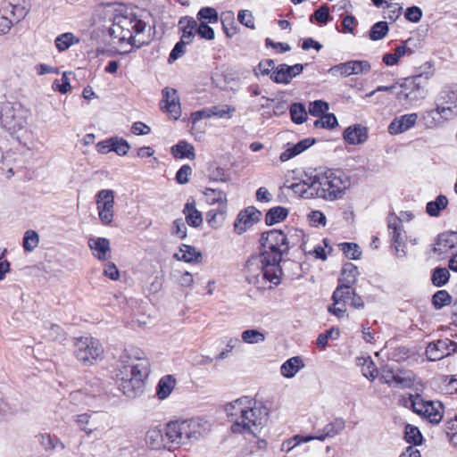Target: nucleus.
<instances>
[{"mask_svg":"<svg viewBox=\"0 0 457 457\" xmlns=\"http://www.w3.org/2000/svg\"><path fill=\"white\" fill-rule=\"evenodd\" d=\"M436 109L427 111L423 120L427 128L442 125L443 121L452 120L457 115V104L448 105L436 103Z\"/></svg>","mask_w":457,"mask_h":457,"instance_id":"f8f14e48","label":"nucleus"},{"mask_svg":"<svg viewBox=\"0 0 457 457\" xmlns=\"http://www.w3.org/2000/svg\"><path fill=\"white\" fill-rule=\"evenodd\" d=\"M96 204L99 220L104 225H111L114 217V192L112 189H102L96 195Z\"/></svg>","mask_w":457,"mask_h":457,"instance_id":"9b49d317","label":"nucleus"},{"mask_svg":"<svg viewBox=\"0 0 457 457\" xmlns=\"http://www.w3.org/2000/svg\"><path fill=\"white\" fill-rule=\"evenodd\" d=\"M343 137L350 145H361L368 139L367 129L361 124L349 126L344 131Z\"/></svg>","mask_w":457,"mask_h":457,"instance_id":"393cba45","label":"nucleus"},{"mask_svg":"<svg viewBox=\"0 0 457 457\" xmlns=\"http://www.w3.org/2000/svg\"><path fill=\"white\" fill-rule=\"evenodd\" d=\"M448 205V199L444 195H439L434 201H430L426 205V212L431 217L439 216L442 210Z\"/></svg>","mask_w":457,"mask_h":457,"instance_id":"58836bf2","label":"nucleus"},{"mask_svg":"<svg viewBox=\"0 0 457 457\" xmlns=\"http://www.w3.org/2000/svg\"><path fill=\"white\" fill-rule=\"evenodd\" d=\"M261 217L262 212L253 206L241 211L234 222L235 232L238 235L243 234L248 228L259 221Z\"/></svg>","mask_w":457,"mask_h":457,"instance_id":"a211bd4d","label":"nucleus"},{"mask_svg":"<svg viewBox=\"0 0 457 457\" xmlns=\"http://www.w3.org/2000/svg\"><path fill=\"white\" fill-rule=\"evenodd\" d=\"M313 17L315 18L318 23L327 24L328 21L331 20L329 8L325 4L320 6L314 12Z\"/></svg>","mask_w":457,"mask_h":457,"instance_id":"69168bd1","label":"nucleus"},{"mask_svg":"<svg viewBox=\"0 0 457 457\" xmlns=\"http://www.w3.org/2000/svg\"><path fill=\"white\" fill-rule=\"evenodd\" d=\"M66 336L63 328L57 324L46 322L44 325V337L48 340L62 343L66 340Z\"/></svg>","mask_w":457,"mask_h":457,"instance_id":"c9c22d12","label":"nucleus"},{"mask_svg":"<svg viewBox=\"0 0 457 457\" xmlns=\"http://www.w3.org/2000/svg\"><path fill=\"white\" fill-rule=\"evenodd\" d=\"M379 380L389 386H397L401 388H411L413 386L414 378L411 371L399 370L395 372L393 369L384 367Z\"/></svg>","mask_w":457,"mask_h":457,"instance_id":"4468645a","label":"nucleus"},{"mask_svg":"<svg viewBox=\"0 0 457 457\" xmlns=\"http://www.w3.org/2000/svg\"><path fill=\"white\" fill-rule=\"evenodd\" d=\"M39 243L38 234L35 230H27L23 237V248L27 252L33 251Z\"/></svg>","mask_w":457,"mask_h":457,"instance_id":"864d4df0","label":"nucleus"},{"mask_svg":"<svg viewBox=\"0 0 457 457\" xmlns=\"http://www.w3.org/2000/svg\"><path fill=\"white\" fill-rule=\"evenodd\" d=\"M361 372L365 378L371 381H373L378 376V369L370 359L364 361Z\"/></svg>","mask_w":457,"mask_h":457,"instance_id":"680f3d73","label":"nucleus"},{"mask_svg":"<svg viewBox=\"0 0 457 457\" xmlns=\"http://www.w3.org/2000/svg\"><path fill=\"white\" fill-rule=\"evenodd\" d=\"M1 9L4 11V13L9 15L15 23L23 20L28 14V10L23 4L19 3V0H6L4 2Z\"/></svg>","mask_w":457,"mask_h":457,"instance_id":"bb28decb","label":"nucleus"},{"mask_svg":"<svg viewBox=\"0 0 457 457\" xmlns=\"http://www.w3.org/2000/svg\"><path fill=\"white\" fill-rule=\"evenodd\" d=\"M145 28L146 23L134 14L116 15L109 33L112 37L117 38L119 41L128 40L133 47L140 48L146 42L137 40L135 36L143 33Z\"/></svg>","mask_w":457,"mask_h":457,"instance_id":"39448f33","label":"nucleus"},{"mask_svg":"<svg viewBox=\"0 0 457 457\" xmlns=\"http://www.w3.org/2000/svg\"><path fill=\"white\" fill-rule=\"evenodd\" d=\"M418 120V114L413 113H408L403 114L399 117H395L389 124L387 130L388 133L391 135H398L401 133H403L416 124Z\"/></svg>","mask_w":457,"mask_h":457,"instance_id":"5701e85b","label":"nucleus"},{"mask_svg":"<svg viewBox=\"0 0 457 457\" xmlns=\"http://www.w3.org/2000/svg\"><path fill=\"white\" fill-rule=\"evenodd\" d=\"M206 202L209 204H226L227 203V197L226 194L222 192L221 190H216L212 188H206L204 192Z\"/></svg>","mask_w":457,"mask_h":457,"instance_id":"de8ad7c7","label":"nucleus"},{"mask_svg":"<svg viewBox=\"0 0 457 457\" xmlns=\"http://www.w3.org/2000/svg\"><path fill=\"white\" fill-rule=\"evenodd\" d=\"M436 103L454 105L457 104V86H448L439 93Z\"/></svg>","mask_w":457,"mask_h":457,"instance_id":"ea45409f","label":"nucleus"},{"mask_svg":"<svg viewBox=\"0 0 457 457\" xmlns=\"http://www.w3.org/2000/svg\"><path fill=\"white\" fill-rule=\"evenodd\" d=\"M209 430V424L200 418L172 420L165 427L170 450L198 440Z\"/></svg>","mask_w":457,"mask_h":457,"instance_id":"20e7f679","label":"nucleus"},{"mask_svg":"<svg viewBox=\"0 0 457 457\" xmlns=\"http://www.w3.org/2000/svg\"><path fill=\"white\" fill-rule=\"evenodd\" d=\"M187 230L186 223L181 218L173 221L172 235L183 239L187 237Z\"/></svg>","mask_w":457,"mask_h":457,"instance_id":"774afa93","label":"nucleus"},{"mask_svg":"<svg viewBox=\"0 0 457 457\" xmlns=\"http://www.w3.org/2000/svg\"><path fill=\"white\" fill-rule=\"evenodd\" d=\"M73 354L83 366H91L103 358L104 348L100 341L92 337L74 339Z\"/></svg>","mask_w":457,"mask_h":457,"instance_id":"0eeeda50","label":"nucleus"},{"mask_svg":"<svg viewBox=\"0 0 457 457\" xmlns=\"http://www.w3.org/2000/svg\"><path fill=\"white\" fill-rule=\"evenodd\" d=\"M179 250L182 255L178 256V254H175L178 260H182L186 262H199L202 259V253L192 245H182Z\"/></svg>","mask_w":457,"mask_h":457,"instance_id":"a19ab883","label":"nucleus"},{"mask_svg":"<svg viewBox=\"0 0 457 457\" xmlns=\"http://www.w3.org/2000/svg\"><path fill=\"white\" fill-rule=\"evenodd\" d=\"M162 102L165 105L162 107L174 120H178L181 115V107L177 90L170 87L162 89Z\"/></svg>","mask_w":457,"mask_h":457,"instance_id":"b1692460","label":"nucleus"},{"mask_svg":"<svg viewBox=\"0 0 457 457\" xmlns=\"http://www.w3.org/2000/svg\"><path fill=\"white\" fill-rule=\"evenodd\" d=\"M314 138H304L299 141L297 144L288 146L284 152L281 153L279 160L283 162H287L310 148L312 145H314Z\"/></svg>","mask_w":457,"mask_h":457,"instance_id":"c85d7f7f","label":"nucleus"},{"mask_svg":"<svg viewBox=\"0 0 457 457\" xmlns=\"http://www.w3.org/2000/svg\"><path fill=\"white\" fill-rule=\"evenodd\" d=\"M304 65L296 63L289 66L286 63L278 65L270 74V79L277 84L287 85L293 78L300 75L303 71Z\"/></svg>","mask_w":457,"mask_h":457,"instance_id":"f3484780","label":"nucleus"},{"mask_svg":"<svg viewBox=\"0 0 457 457\" xmlns=\"http://www.w3.org/2000/svg\"><path fill=\"white\" fill-rule=\"evenodd\" d=\"M371 70L370 63L366 60H352L332 66L328 73L337 76L349 77L351 75L366 74Z\"/></svg>","mask_w":457,"mask_h":457,"instance_id":"2eb2a0df","label":"nucleus"},{"mask_svg":"<svg viewBox=\"0 0 457 457\" xmlns=\"http://www.w3.org/2000/svg\"><path fill=\"white\" fill-rule=\"evenodd\" d=\"M222 29L228 37H232L237 33V27L235 22V13L233 11H226L220 14Z\"/></svg>","mask_w":457,"mask_h":457,"instance_id":"e433bc0d","label":"nucleus"},{"mask_svg":"<svg viewBox=\"0 0 457 457\" xmlns=\"http://www.w3.org/2000/svg\"><path fill=\"white\" fill-rule=\"evenodd\" d=\"M328 104L322 100H315L309 104V113L312 116L320 117L328 111Z\"/></svg>","mask_w":457,"mask_h":457,"instance_id":"4d7b16f0","label":"nucleus"},{"mask_svg":"<svg viewBox=\"0 0 457 457\" xmlns=\"http://www.w3.org/2000/svg\"><path fill=\"white\" fill-rule=\"evenodd\" d=\"M345 427V420L341 418H337L333 421L327 424L322 429L317 430L314 436H296L295 439L298 440V443H306L315 439L324 441L327 437H333L338 435L341 431L344 430Z\"/></svg>","mask_w":457,"mask_h":457,"instance_id":"dca6fc26","label":"nucleus"},{"mask_svg":"<svg viewBox=\"0 0 457 457\" xmlns=\"http://www.w3.org/2000/svg\"><path fill=\"white\" fill-rule=\"evenodd\" d=\"M275 62L272 59L263 60L259 62L258 67L254 69V74L258 76L262 75H269L270 71L275 70Z\"/></svg>","mask_w":457,"mask_h":457,"instance_id":"0e129e2a","label":"nucleus"},{"mask_svg":"<svg viewBox=\"0 0 457 457\" xmlns=\"http://www.w3.org/2000/svg\"><path fill=\"white\" fill-rule=\"evenodd\" d=\"M88 246L99 261H106L111 257L110 241L105 237L90 238Z\"/></svg>","mask_w":457,"mask_h":457,"instance_id":"a878e982","label":"nucleus"},{"mask_svg":"<svg viewBox=\"0 0 457 457\" xmlns=\"http://www.w3.org/2000/svg\"><path fill=\"white\" fill-rule=\"evenodd\" d=\"M171 154L176 159H189L195 158V147L184 140L179 141L171 147Z\"/></svg>","mask_w":457,"mask_h":457,"instance_id":"473e14b6","label":"nucleus"},{"mask_svg":"<svg viewBox=\"0 0 457 457\" xmlns=\"http://www.w3.org/2000/svg\"><path fill=\"white\" fill-rule=\"evenodd\" d=\"M288 216V210L286 207L276 206L270 208L265 215V222L268 226H272L281 222Z\"/></svg>","mask_w":457,"mask_h":457,"instance_id":"4c0bfd02","label":"nucleus"},{"mask_svg":"<svg viewBox=\"0 0 457 457\" xmlns=\"http://www.w3.org/2000/svg\"><path fill=\"white\" fill-rule=\"evenodd\" d=\"M339 329L336 328H330L324 333H320L316 339V345L318 348L323 350L328 344L329 339H337L339 337Z\"/></svg>","mask_w":457,"mask_h":457,"instance_id":"49530a36","label":"nucleus"},{"mask_svg":"<svg viewBox=\"0 0 457 457\" xmlns=\"http://www.w3.org/2000/svg\"><path fill=\"white\" fill-rule=\"evenodd\" d=\"M260 242L261 253L246 262V280L259 287L267 281L278 286L282 276L279 264L290 248L289 238L282 230L271 229L262 234Z\"/></svg>","mask_w":457,"mask_h":457,"instance_id":"f257e3e1","label":"nucleus"},{"mask_svg":"<svg viewBox=\"0 0 457 457\" xmlns=\"http://www.w3.org/2000/svg\"><path fill=\"white\" fill-rule=\"evenodd\" d=\"M227 214V205L219 204L206 212V221L212 228H218L223 224Z\"/></svg>","mask_w":457,"mask_h":457,"instance_id":"2f4dec72","label":"nucleus"},{"mask_svg":"<svg viewBox=\"0 0 457 457\" xmlns=\"http://www.w3.org/2000/svg\"><path fill=\"white\" fill-rule=\"evenodd\" d=\"M388 31L389 28L386 21H378L371 26L369 37L372 41H378L384 38Z\"/></svg>","mask_w":457,"mask_h":457,"instance_id":"c03bdc74","label":"nucleus"},{"mask_svg":"<svg viewBox=\"0 0 457 457\" xmlns=\"http://www.w3.org/2000/svg\"><path fill=\"white\" fill-rule=\"evenodd\" d=\"M422 10L418 6L408 7L404 12V17L411 22L417 23L422 18Z\"/></svg>","mask_w":457,"mask_h":457,"instance_id":"338daca9","label":"nucleus"},{"mask_svg":"<svg viewBox=\"0 0 457 457\" xmlns=\"http://www.w3.org/2000/svg\"><path fill=\"white\" fill-rule=\"evenodd\" d=\"M237 20L242 25L245 26L246 28H249L251 29H255L254 18L251 11L240 10L237 14Z\"/></svg>","mask_w":457,"mask_h":457,"instance_id":"bf43d9fd","label":"nucleus"},{"mask_svg":"<svg viewBox=\"0 0 457 457\" xmlns=\"http://www.w3.org/2000/svg\"><path fill=\"white\" fill-rule=\"evenodd\" d=\"M450 278V272L446 268L436 267L433 270L431 282L437 287H444Z\"/></svg>","mask_w":457,"mask_h":457,"instance_id":"37998d69","label":"nucleus"},{"mask_svg":"<svg viewBox=\"0 0 457 457\" xmlns=\"http://www.w3.org/2000/svg\"><path fill=\"white\" fill-rule=\"evenodd\" d=\"M340 249L343 251L344 254L352 260H358L361 255V251L360 247L355 243H342L339 245Z\"/></svg>","mask_w":457,"mask_h":457,"instance_id":"6e6d98bb","label":"nucleus"},{"mask_svg":"<svg viewBox=\"0 0 457 457\" xmlns=\"http://www.w3.org/2000/svg\"><path fill=\"white\" fill-rule=\"evenodd\" d=\"M404 439L409 444L419 445H421L423 437L417 427L408 424L405 427Z\"/></svg>","mask_w":457,"mask_h":457,"instance_id":"09e8293b","label":"nucleus"},{"mask_svg":"<svg viewBox=\"0 0 457 457\" xmlns=\"http://www.w3.org/2000/svg\"><path fill=\"white\" fill-rule=\"evenodd\" d=\"M0 122L9 131L15 132L21 129L26 124V120L21 115L20 104L3 103L0 110Z\"/></svg>","mask_w":457,"mask_h":457,"instance_id":"9d476101","label":"nucleus"},{"mask_svg":"<svg viewBox=\"0 0 457 457\" xmlns=\"http://www.w3.org/2000/svg\"><path fill=\"white\" fill-rule=\"evenodd\" d=\"M338 125L337 117L333 113H324L314 121L315 128L332 129Z\"/></svg>","mask_w":457,"mask_h":457,"instance_id":"3c124183","label":"nucleus"},{"mask_svg":"<svg viewBox=\"0 0 457 457\" xmlns=\"http://www.w3.org/2000/svg\"><path fill=\"white\" fill-rule=\"evenodd\" d=\"M179 26L182 31L180 39L190 44L195 34H197V21L194 18L184 17L179 20Z\"/></svg>","mask_w":457,"mask_h":457,"instance_id":"7c9ffc66","label":"nucleus"},{"mask_svg":"<svg viewBox=\"0 0 457 457\" xmlns=\"http://www.w3.org/2000/svg\"><path fill=\"white\" fill-rule=\"evenodd\" d=\"M130 148L129 144L127 140L123 138H120L117 137H113V147L112 151L115 152L120 156H124L127 154Z\"/></svg>","mask_w":457,"mask_h":457,"instance_id":"e2e57ef3","label":"nucleus"},{"mask_svg":"<svg viewBox=\"0 0 457 457\" xmlns=\"http://www.w3.org/2000/svg\"><path fill=\"white\" fill-rule=\"evenodd\" d=\"M387 228L391 237L392 246L398 257L405 256V231L402 220L395 214L390 213L387 217Z\"/></svg>","mask_w":457,"mask_h":457,"instance_id":"ddd939ff","label":"nucleus"},{"mask_svg":"<svg viewBox=\"0 0 457 457\" xmlns=\"http://www.w3.org/2000/svg\"><path fill=\"white\" fill-rule=\"evenodd\" d=\"M226 412L233 422L231 430L236 434H254L263 426L269 414L266 406L248 396L228 403Z\"/></svg>","mask_w":457,"mask_h":457,"instance_id":"f03ea898","label":"nucleus"},{"mask_svg":"<svg viewBox=\"0 0 457 457\" xmlns=\"http://www.w3.org/2000/svg\"><path fill=\"white\" fill-rule=\"evenodd\" d=\"M176 386V379L171 375L162 377L156 386V395L159 399H166L173 391Z\"/></svg>","mask_w":457,"mask_h":457,"instance_id":"72a5a7b5","label":"nucleus"},{"mask_svg":"<svg viewBox=\"0 0 457 457\" xmlns=\"http://www.w3.org/2000/svg\"><path fill=\"white\" fill-rule=\"evenodd\" d=\"M196 32L201 38L206 40H212L215 37L213 29L205 21H201L200 23L197 22Z\"/></svg>","mask_w":457,"mask_h":457,"instance_id":"052dcab7","label":"nucleus"},{"mask_svg":"<svg viewBox=\"0 0 457 457\" xmlns=\"http://www.w3.org/2000/svg\"><path fill=\"white\" fill-rule=\"evenodd\" d=\"M452 303V296L446 290H439L434 294L432 297V303L436 310L449 305Z\"/></svg>","mask_w":457,"mask_h":457,"instance_id":"5fc2aeb1","label":"nucleus"},{"mask_svg":"<svg viewBox=\"0 0 457 457\" xmlns=\"http://www.w3.org/2000/svg\"><path fill=\"white\" fill-rule=\"evenodd\" d=\"M304 367L303 360L299 356H295L286 361L281 368V374L285 378H293L302 368Z\"/></svg>","mask_w":457,"mask_h":457,"instance_id":"f704fd0d","label":"nucleus"},{"mask_svg":"<svg viewBox=\"0 0 457 457\" xmlns=\"http://www.w3.org/2000/svg\"><path fill=\"white\" fill-rule=\"evenodd\" d=\"M314 177L309 178L308 180H301L291 185V189L295 194L302 198L312 199L317 197V191L315 187Z\"/></svg>","mask_w":457,"mask_h":457,"instance_id":"cd10ccee","label":"nucleus"},{"mask_svg":"<svg viewBox=\"0 0 457 457\" xmlns=\"http://www.w3.org/2000/svg\"><path fill=\"white\" fill-rule=\"evenodd\" d=\"M197 20L209 23H215L219 21V13L216 9L212 7H203L197 13Z\"/></svg>","mask_w":457,"mask_h":457,"instance_id":"603ef678","label":"nucleus"},{"mask_svg":"<svg viewBox=\"0 0 457 457\" xmlns=\"http://www.w3.org/2000/svg\"><path fill=\"white\" fill-rule=\"evenodd\" d=\"M186 222L193 228H198L203 223V215L200 211L195 208V200H188L183 209Z\"/></svg>","mask_w":457,"mask_h":457,"instance_id":"c756f323","label":"nucleus"},{"mask_svg":"<svg viewBox=\"0 0 457 457\" xmlns=\"http://www.w3.org/2000/svg\"><path fill=\"white\" fill-rule=\"evenodd\" d=\"M290 116L295 123H303L307 118V112L305 106L300 103L292 104L290 106Z\"/></svg>","mask_w":457,"mask_h":457,"instance_id":"a18cd8bd","label":"nucleus"},{"mask_svg":"<svg viewBox=\"0 0 457 457\" xmlns=\"http://www.w3.org/2000/svg\"><path fill=\"white\" fill-rule=\"evenodd\" d=\"M243 342L250 345L259 344L265 340V334L257 329H246L242 332Z\"/></svg>","mask_w":457,"mask_h":457,"instance_id":"8fccbe9b","label":"nucleus"},{"mask_svg":"<svg viewBox=\"0 0 457 457\" xmlns=\"http://www.w3.org/2000/svg\"><path fill=\"white\" fill-rule=\"evenodd\" d=\"M188 45V43L179 40L176 45L174 46L173 49L170 53L168 62L172 63L181 56H183L186 53V46Z\"/></svg>","mask_w":457,"mask_h":457,"instance_id":"13d9d810","label":"nucleus"},{"mask_svg":"<svg viewBox=\"0 0 457 457\" xmlns=\"http://www.w3.org/2000/svg\"><path fill=\"white\" fill-rule=\"evenodd\" d=\"M149 372V361L146 359L122 353L116 373L120 391L129 398L140 395Z\"/></svg>","mask_w":457,"mask_h":457,"instance_id":"7ed1b4c3","label":"nucleus"},{"mask_svg":"<svg viewBox=\"0 0 457 457\" xmlns=\"http://www.w3.org/2000/svg\"><path fill=\"white\" fill-rule=\"evenodd\" d=\"M145 442L152 450H170L168 440L165 438V428L160 427L149 428L145 433Z\"/></svg>","mask_w":457,"mask_h":457,"instance_id":"412c9836","label":"nucleus"},{"mask_svg":"<svg viewBox=\"0 0 457 457\" xmlns=\"http://www.w3.org/2000/svg\"><path fill=\"white\" fill-rule=\"evenodd\" d=\"M358 269L352 262L344 264L341 270V277L338 279L339 285L335 290V299H341L343 290L354 285L357 281Z\"/></svg>","mask_w":457,"mask_h":457,"instance_id":"6ab92c4d","label":"nucleus"},{"mask_svg":"<svg viewBox=\"0 0 457 457\" xmlns=\"http://www.w3.org/2000/svg\"><path fill=\"white\" fill-rule=\"evenodd\" d=\"M404 406H409L413 412L425 418L432 424H437L443 418L441 403H435L432 401H425L419 394H410L403 399Z\"/></svg>","mask_w":457,"mask_h":457,"instance_id":"6e6552de","label":"nucleus"},{"mask_svg":"<svg viewBox=\"0 0 457 457\" xmlns=\"http://www.w3.org/2000/svg\"><path fill=\"white\" fill-rule=\"evenodd\" d=\"M79 39L74 36L71 32H65L59 35L54 44L59 52H63L69 49L71 46L79 43Z\"/></svg>","mask_w":457,"mask_h":457,"instance_id":"79ce46f5","label":"nucleus"},{"mask_svg":"<svg viewBox=\"0 0 457 457\" xmlns=\"http://www.w3.org/2000/svg\"><path fill=\"white\" fill-rule=\"evenodd\" d=\"M452 340L448 338L439 339L428 344L426 348V355L429 361H439L451 354Z\"/></svg>","mask_w":457,"mask_h":457,"instance_id":"4be33fe9","label":"nucleus"},{"mask_svg":"<svg viewBox=\"0 0 457 457\" xmlns=\"http://www.w3.org/2000/svg\"><path fill=\"white\" fill-rule=\"evenodd\" d=\"M433 252L438 255H445L457 252V232L447 231L437 236Z\"/></svg>","mask_w":457,"mask_h":457,"instance_id":"aec40b11","label":"nucleus"},{"mask_svg":"<svg viewBox=\"0 0 457 457\" xmlns=\"http://www.w3.org/2000/svg\"><path fill=\"white\" fill-rule=\"evenodd\" d=\"M428 77L423 74H418L411 78L405 79L403 85V90L400 93V97H403L410 103L418 102L427 96Z\"/></svg>","mask_w":457,"mask_h":457,"instance_id":"1a4fd4ad","label":"nucleus"},{"mask_svg":"<svg viewBox=\"0 0 457 457\" xmlns=\"http://www.w3.org/2000/svg\"><path fill=\"white\" fill-rule=\"evenodd\" d=\"M317 197L334 201L343 197L349 180L341 170H328L314 177Z\"/></svg>","mask_w":457,"mask_h":457,"instance_id":"423d86ee","label":"nucleus"}]
</instances>
